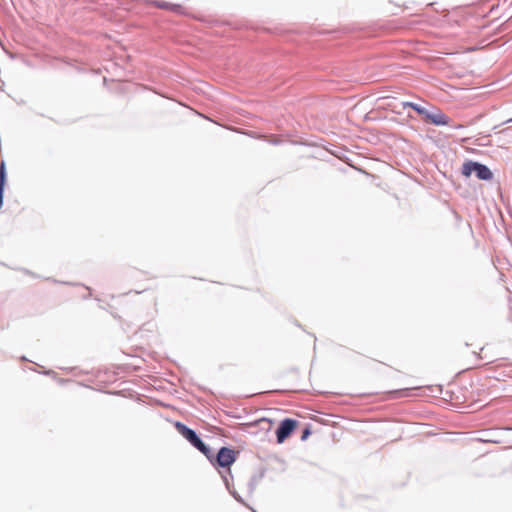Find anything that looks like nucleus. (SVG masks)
<instances>
[{
  "instance_id": "obj_9",
  "label": "nucleus",
  "mask_w": 512,
  "mask_h": 512,
  "mask_svg": "<svg viewBox=\"0 0 512 512\" xmlns=\"http://www.w3.org/2000/svg\"><path fill=\"white\" fill-rule=\"evenodd\" d=\"M386 99H387L386 97H383V98H380V99H379V102H380L379 107H380L381 109H390L391 111H394V112H395V108H394V107H392V105H391L390 103H386V102H385V101H386Z\"/></svg>"
},
{
  "instance_id": "obj_3",
  "label": "nucleus",
  "mask_w": 512,
  "mask_h": 512,
  "mask_svg": "<svg viewBox=\"0 0 512 512\" xmlns=\"http://www.w3.org/2000/svg\"><path fill=\"white\" fill-rule=\"evenodd\" d=\"M175 428L177 432L181 434L182 437L190 441L191 445L195 446V448L200 450L201 453L209 457V449L207 448L206 444L202 442L200 438H198V436L192 429L186 427L185 424L180 422H176Z\"/></svg>"
},
{
  "instance_id": "obj_11",
  "label": "nucleus",
  "mask_w": 512,
  "mask_h": 512,
  "mask_svg": "<svg viewBox=\"0 0 512 512\" xmlns=\"http://www.w3.org/2000/svg\"><path fill=\"white\" fill-rule=\"evenodd\" d=\"M228 129H230V130H232V131L239 132L236 128H228Z\"/></svg>"
},
{
  "instance_id": "obj_5",
  "label": "nucleus",
  "mask_w": 512,
  "mask_h": 512,
  "mask_svg": "<svg viewBox=\"0 0 512 512\" xmlns=\"http://www.w3.org/2000/svg\"><path fill=\"white\" fill-rule=\"evenodd\" d=\"M298 422L297 420L292 419H286L279 424V427L277 429V441L279 444L283 443L285 439H287L290 434L293 432V430L297 427Z\"/></svg>"
},
{
  "instance_id": "obj_4",
  "label": "nucleus",
  "mask_w": 512,
  "mask_h": 512,
  "mask_svg": "<svg viewBox=\"0 0 512 512\" xmlns=\"http://www.w3.org/2000/svg\"><path fill=\"white\" fill-rule=\"evenodd\" d=\"M236 461V452L231 448L223 447L217 452L216 464L223 468L230 467Z\"/></svg>"
},
{
  "instance_id": "obj_7",
  "label": "nucleus",
  "mask_w": 512,
  "mask_h": 512,
  "mask_svg": "<svg viewBox=\"0 0 512 512\" xmlns=\"http://www.w3.org/2000/svg\"><path fill=\"white\" fill-rule=\"evenodd\" d=\"M4 184H5V166H4V161L0 160V209L2 208V205H3Z\"/></svg>"
},
{
  "instance_id": "obj_10",
  "label": "nucleus",
  "mask_w": 512,
  "mask_h": 512,
  "mask_svg": "<svg viewBox=\"0 0 512 512\" xmlns=\"http://www.w3.org/2000/svg\"><path fill=\"white\" fill-rule=\"evenodd\" d=\"M309 435V431L308 429H305V431L303 432V436H302V439L304 440L306 438V436Z\"/></svg>"
},
{
  "instance_id": "obj_8",
  "label": "nucleus",
  "mask_w": 512,
  "mask_h": 512,
  "mask_svg": "<svg viewBox=\"0 0 512 512\" xmlns=\"http://www.w3.org/2000/svg\"><path fill=\"white\" fill-rule=\"evenodd\" d=\"M254 137L264 138V139H266L267 142H269V143H271L273 145H278L279 143H282V138L280 136H277V135L254 136Z\"/></svg>"
},
{
  "instance_id": "obj_1",
  "label": "nucleus",
  "mask_w": 512,
  "mask_h": 512,
  "mask_svg": "<svg viewBox=\"0 0 512 512\" xmlns=\"http://www.w3.org/2000/svg\"><path fill=\"white\" fill-rule=\"evenodd\" d=\"M402 109H406L407 107L415 110L416 113L424 116V119L426 122H430L434 125H448L449 119L448 116L445 115L444 112H442L440 109H436L433 112H429L423 107L412 103V102H402L401 103Z\"/></svg>"
},
{
  "instance_id": "obj_6",
  "label": "nucleus",
  "mask_w": 512,
  "mask_h": 512,
  "mask_svg": "<svg viewBox=\"0 0 512 512\" xmlns=\"http://www.w3.org/2000/svg\"><path fill=\"white\" fill-rule=\"evenodd\" d=\"M152 4H154V6L157 8L169 10V11H180V9H181L180 5L171 4L169 2L154 1V2H152Z\"/></svg>"
},
{
  "instance_id": "obj_2",
  "label": "nucleus",
  "mask_w": 512,
  "mask_h": 512,
  "mask_svg": "<svg viewBox=\"0 0 512 512\" xmlns=\"http://www.w3.org/2000/svg\"><path fill=\"white\" fill-rule=\"evenodd\" d=\"M462 175L465 177H470L472 173L476 174L477 179L479 180H491L493 178V174L487 166L482 165L478 162L467 161L463 163L461 169Z\"/></svg>"
}]
</instances>
